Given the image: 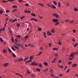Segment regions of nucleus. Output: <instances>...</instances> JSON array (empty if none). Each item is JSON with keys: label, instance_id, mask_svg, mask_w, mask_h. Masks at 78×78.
<instances>
[{"label": "nucleus", "instance_id": "49", "mask_svg": "<svg viewBox=\"0 0 78 78\" xmlns=\"http://www.w3.org/2000/svg\"><path fill=\"white\" fill-rule=\"evenodd\" d=\"M38 31H41L42 29H41V28H39L38 29Z\"/></svg>", "mask_w": 78, "mask_h": 78}, {"label": "nucleus", "instance_id": "1", "mask_svg": "<svg viewBox=\"0 0 78 78\" xmlns=\"http://www.w3.org/2000/svg\"><path fill=\"white\" fill-rule=\"evenodd\" d=\"M78 51L76 52H72L71 53V54L69 55V59L71 60V61H72V59L74 58V55H78Z\"/></svg>", "mask_w": 78, "mask_h": 78}, {"label": "nucleus", "instance_id": "32", "mask_svg": "<svg viewBox=\"0 0 78 78\" xmlns=\"http://www.w3.org/2000/svg\"><path fill=\"white\" fill-rule=\"evenodd\" d=\"M20 23H16V26L17 27H20Z\"/></svg>", "mask_w": 78, "mask_h": 78}, {"label": "nucleus", "instance_id": "34", "mask_svg": "<svg viewBox=\"0 0 78 78\" xmlns=\"http://www.w3.org/2000/svg\"><path fill=\"white\" fill-rule=\"evenodd\" d=\"M2 3H7L8 2V1L2 0Z\"/></svg>", "mask_w": 78, "mask_h": 78}, {"label": "nucleus", "instance_id": "29", "mask_svg": "<svg viewBox=\"0 0 78 78\" xmlns=\"http://www.w3.org/2000/svg\"><path fill=\"white\" fill-rule=\"evenodd\" d=\"M11 48L12 50H13V51H16V49L13 47L12 46L11 47Z\"/></svg>", "mask_w": 78, "mask_h": 78}, {"label": "nucleus", "instance_id": "4", "mask_svg": "<svg viewBox=\"0 0 78 78\" xmlns=\"http://www.w3.org/2000/svg\"><path fill=\"white\" fill-rule=\"evenodd\" d=\"M52 20L53 22H59V20L56 19H53Z\"/></svg>", "mask_w": 78, "mask_h": 78}, {"label": "nucleus", "instance_id": "36", "mask_svg": "<svg viewBox=\"0 0 78 78\" xmlns=\"http://www.w3.org/2000/svg\"><path fill=\"white\" fill-rule=\"evenodd\" d=\"M35 76L34 75V74H33L31 75V77H32V78H34Z\"/></svg>", "mask_w": 78, "mask_h": 78}, {"label": "nucleus", "instance_id": "42", "mask_svg": "<svg viewBox=\"0 0 78 78\" xmlns=\"http://www.w3.org/2000/svg\"><path fill=\"white\" fill-rule=\"evenodd\" d=\"M27 72L28 73H31L30 72V70L29 69L27 70Z\"/></svg>", "mask_w": 78, "mask_h": 78}, {"label": "nucleus", "instance_id": "48", "mask_svg": "<svg viewBox=\"0 0 78 78\" xmlns=\"http://www.w3.org/2000/svg\"><path fill=\"white\" fill-rule=\"evenodd\" d=\"M24 18H25V16H23V17H21L20 18V19L21 20H22V19H24Z\"/></svg>", "mask_w": 78, "mask_h": 78}, {"label": "nucleus", "instance_id": "59", "mask_svg": "<svg viewBox=\"0 0 78 78\" xmlns=\"http://www.w3.org/2000/svg\"><path fill=\"white\" fill-rule=\"evenodd\" d=\"M6 13H8V12H9V10H7L6 11Z\"/></svg>", "mask_w": 78, "mask_h": 78}, {"label": "nucleus", "instance_id": "35", "mask_svg": "<svg viewBox=\"0 0 78 78\" xmlns=\"http://www.w3.org/2000/svg\"><path fill=\"white\" fill-rule=\"evenodd\" d=\"M78 9L76 8H75L74 9V11H76V12L78 11Z\"/></svg>", "mask_w": 78, "mask_h": 78}, {"label": "nucleus", "instance_id": "44", "mask_svg": "<svg viewBox=\"0 0 78 78\" xmlns=\"http://www.w3.org/2000/svg\"><path fill=\"white\" fill-rule=\"evenodd\" d=\"M58 7L59 8L61 6V3L60 2H59L58 3Z\"/></svg>", "mask_w": 78, "mask_h": 78}, {"label": "nucleus", "instance_id": "30", "mask_svg": "<svg viewBox=\"0 0 78 78\" xmlns=\"http://www.w3.org/2000/svg\"><path fill=\"white\" fill-rule=\"evenodd\" d=\"M48 69L47 68L43 70V71L44 72H46V71H47V70H48Z\"/></svg>", "mask_w": 78, "mask_h": 78}, {"label": "nucleus", "instance_id": "22", "mask_svg": "<svg viewBox=\"0 0 78 78\" xmlns=\"http://www.w3.org/2000/svg\"><path fill=\"white\" fill-rule=\"evenodd\" d=\"M53 3L55 5H57V2L56 1H54Z\"/></svg>", "mask_w": 78, "mask_h": 78}, {"label": "nucleus", "instance_id": "52", "mask_svg": "<svg viewBox=\"0 0 78 78\" xmlns=\"http://www.w3.org/2000/svg\"><path fill=\"white\" fill-rule=\"evenodd\" d=\"M5 30V27H3V28H2V31H4Z\"/></svg>", "mask_w": 78, "mask_h": 78}, {"label": "nucleus", "instance_id": "41", "mask_svg": "<svg viewBox=\"0 0 78 78\" xmlns=\"http://www.w3.org/2000/svg\"><path fill=\"white\" fill-rule=\"evenodd\" d=\"M72 62L71 61H69L68 63V65H70L72 63Z\"/></svg>", "mask_w": 78, "mask_h": 78}, {"label": "nucleus", "instance_id": "18", "mask_svg": "<svg viewBox=\"0 0 78 78\" xmlns=\"http://www.w3.org/2000/svg\"><path fill=\"white\" fill-rule=\"evenodd\" d=\"M59 23L58 22H56L55 24V27H56L57 25H59Z\"/></svg>", "mask_w": 78, "mask_h": 78}, {"label": "nucleus", "instance_id": "8", "mask_svg": "<svg viewBox=\"0 0 78 78\" xmlns=\"http://www.w3.org/2000/svg\"><path fill=\"white\" fill-rule=\"evenodd\" d=\"M47 34L48 36H51L52 34L50 32V31H48L47 32Z\"/></svg>", "mask_w": 78, "mask_h": 78}, {"label": "nucleus", "instance_id": "10", "mask_svg": "<svg viewBox=\"0 0 78 78\" xmlns=\"http://www.w3.org/2000/svg\"><path fill=\"white\" fill-rule=\"evenodd\" d=\"M7 51H8L7 50V49H4L3 50V52L4 53H6Z\"/></svg>", "mask_w": 78, "mask_h": 78}, {"label": "nucleus", "instance_id": "31", "mask_svg": "<svg viewBox=\"0 0 78 78\" xmlns=\"http://www.w3.org/2000/svg\"><path fill=\"white\" fill-rule=\"evenodd\" d=\"M58 45H62V44L61 43V41L60 40H59V42L58 43Z\"/></svg>", "mask_w": 78, "mask_h": 78}, {"label": "nucleus", "instance_id": "55", "mask_svg": "<svg viewBox=\"0 0 78 78\" xmlns=\"http://www.w3.org/2000/svg\"><path fill=\"white\" fill-rule=\"evenodd\" d=\"M53 70H52V69L51 68L50 69V72L51 73H53Z\"/></svg>", "mask_w": 78, "mask_h": 78}, {"label": "nucleus", "instance_id": "33", "mask_svg": "<svg viewBox=\"0 0 78 78\" xmlns=\"http://www.w3.org/2000/svg\"><path fill=\"white\" fill-rule=\"evenodd\" d=\"M16 45H17V46H18V47H20V43H16Z\"/></svg>", "mask_w": 78, "mask_h": 78}, {"label": "nucleus", "instance_id": "58", "mask_svg": "<svg viewBox=\"0 0 78 78\" xmlns=\"http://www.w3.org/2000/svg\"><path fill=\"white\" fill-rule=\"evenodd\" d=\"M73 33H76V30L75 29H74L73 30Z\"/></svg>", "mask_w": 78, "mask_h": 78}, {"label": "nucleus", "instance_id": "38", "mask_svg": "<svg viewBox=\"0 0 78 78\" xmlns=\"http://www.w3.org/2000/svg\"><path fill=\"white\" fill-rule=\"evenodd\" d=\"M3 12V11L2 10H0V14H2Z\"/></svg>", "mask_w": 78, "mask_h": 78}, {"label": "nucleus", "instance_id": "37", "mask_svg": "<svg viewBox=\"0 0 78 78\" xmlns=\"http://www.w3.org/2000/svg\"><path fill=\"white\" fill-rule=\"evenodd\" d=\"M31 16H34V17H35L36 16V15L34 14V13H32L31 14Z\"/></svg>", "mask_w": 78, "mask_h": 78}, {"label": "nucleus", "instance_id": "15", "mask_svg": "<svg viewBox=\"0 0 78 78\" xmlns=\"http://www.w3.org/2000/svg\"><path fill=\"white\" fill-rule=\"evenodd\" d=\"M16 75H19V76H20V77H21V78H23V76H22V75H20V74L19 73H16Z\"/></svg>", "mask_w": 78, "mask_h": 78}, {"label": "nucleus", "instance_id": "50", "mask_svg": "<svg viewBox=\"0 0 78 78\" xmlns=\"http://www.w3.org/2000/svg\"><path fill=\"white\" fill-rule=\"evenodd\" d=\"M38 65V63H35V65H34V66H37Z\"/></svg>", "mask_w": 78, "mask_h": 78}, {"label": "nucleus", "instance_id": "64", "mask_svg": "<svg viewBox=\"0 0 78 78\" xmlns=\"http://www.w3.org/2000/svg\"><path fill=\"white\" fill-rule=\"evenodd\" d=\"M70 70V69H68V70H67L66 71V73H68L69 72V70Z\"/></svg>", "mask_w": 78, "mask_h": 78}, {"label": "nucleus", "instance_id": "16", "mask_svg": "<svg viewBox=\"0 0 78 78\" xmlns=\"http://www.w3.org/2000/svg\"><path fill=\"white\" fill-rule=\"evenodd\" d=\"M12 8H17V6L16 5H13V6H12Z\"/></svg>", "mask_w": 78, "mask_h": 78}, {"label": "nucleus", "instance_id": "13", "mask_svg": "<svg viewBox=\"0 0 78 78\" xmlns=\"http://www.w3.org/2000/svg\"><path fill=\"white\" fill-rule=\"evenodd\" d=\"M36 62V61H34L33 62H32L30 64V65H31V66H34L35 64V63Z\"/></svg>", "mask_w": 78, "mask_h": 78}, {"label": "nucleus", "instance_id": "19", "mask_svg": "<svg viewBox=\"0 0 78 78\" xmlns=\"http://www.w3.org/2000/svg\"><path fill=\"white\" fill-rule=\"evenodd\" d=\"M38 66H39V67H40L41 68L42 67V64H41V63L39 64H38Z\"/></svg>", "mask_w": 78, "mask_h": 78}, {"label": "nucleus", "instance_id": "28", "mask_svg": "<svg viewBox=\"0 0 78 78\" xmlns=\"http://www.w3.org/2000/svg\"><path fill=\"white\" fill-rule=\"evenodd\" d=\"M44 64L45 65V66H48V64L47 62H44Z\"/></svg>", "mask_w": 78, "mask_h": 78}, {"label": "nucleus", "instance_id": "6", "mask_svg": "<svg viewBox=\"0 0 78 78\" xmlns=\"http://www.w3.org/2000/svg\"><path fill=\"white\" fill-rule=\"evenodd\" d=\"M9 64V63H4V64H3L4 67H6L7 66H8Z\"/></svg>", "mask_w": 78, "mask_h": 78}, {"label": "nucleus", "instance_id": "46", "mask_svg": "<svg viewBox=\"0 0 78 78\" xmlns=\"http://www.w3.org/2000/svg\"><path fill=\"white\" fill-rule=\"evenodd\" d=\"M0 40L1 42H3V39L1 37H0Z\"/></svg>", "mask_w": 78, "mask_h": 78}, {"label": "nucleus", "instance_id": "21", "mask_svg": "<svg viewBox=\"0 0 78 78\" xmlns=\"http://www.w3.org/2000/svg\"><path fill=\"white\" fill-rule=\"evenodd\" d=\"M36 70H37V72H41V69L39 68H37Z\"/></svg>", "mask_w": 78, "mask_h": 78}, {"label": "nucleus", "instance_id": "57", "mask_svg": "<svg viewBox=\"0 0 78 78\" xmlns=\"http://www.w3.org/2000/svg\"><path fill=\"white\" fill-rule=\"evenodd\" d=\"M72 41L73 42H75V38H73V39L72 40Z\"/></svg>", "mask_w": 78, "mask_h": 78}, {"label": "nucleus", "instance_id": "9", "mask_svg": "<svg viewBox=\"0 0 78 78\" xmlns=\"http://www.w3.org/2000/svg\"><path fill=\"white\" fill-rule=\"evenodd\" d=\"M30 20H34L35 22H37V20L35 19V18H32L30 19Z\"/></svg>", "mask_w": 78, "mask_h": 78}, {"label": "nucleus", "instance_id": "25", "mask_svg": "<svg viewBox=\"0 0 78 78\" xmlns=\"http://www.w3.org/2000/svg\"><path fill=\"white\" fill-rule=\"evenodd\" d=\"M78 43H76V44H74L73 47H76V46H78Z\"/></svg>", "mask_w": 78, "mask_h": 78}, {"label": "nucleus", "instance_id": "45", "mask_svg": "<svg viewBox=\"0 0 78 78\" xmlns=\"http://www.w3.org/2000/svg\"><path fill=\"white\" fill-rule=\"evenodd\" d=\"M48 45H49V47H51V43H49Z\"/></svg>", "mask_w": 78, "mask_h": 78}, {"label": "nucleus", "instance_id": "14", "mask_svg": "<svg viewBox=\"0 0 78 78\" xmlns=\"http://www.w3.org/2000/svg\"><path fill=\"white\" fill-rule=\"evenodd\" d=\"M17 21V19H14L12 21V23H13V22H16Z\"/></svg>", "mask_w": 78, "mask_h": 78}, {"label": "nucleus", "instance_id": "47", "mask_svg": "<svg viewBox=\"0 0 78 78\" xmlns=\"http://www.w3.org/2000/svg\"><path fill=\"white\" fill-rule=\"evenodd\" d=\"M25 6H29V4L28 3H27L25 4Z\"/></svg>", "mask_w": 78, "mask_h": 78}, {"label": "nucleus", "instance_id": "7", "mask_svg": "<svg viewBox=\"0 0 78 78\" xmlns=\"http://www.w3.org/2000/svg\"><path fill=\"white\" fill-rule=\"evenodd\" d=\"M6 49H7L8 51L9 52V53H13V52L11 51V50L9 48H7Z\"/></svg>", "mask_w": 78, "mask_h": 78}, {"label": "nucleus", "instance_id": "23", "mask_svg": "<svg viewBox=\"0 0 78 78\" xmlns=\"http://www.w3.org/2000/svg\"><path fill=\"white\" fill-rule=\"evenodd\" d=\"M51 32L53 33H55V30H54V29H52L51 30Z\"/></svg>", "mask_w": 78, "mask_h": 78}, {"label": "nucleus", "instance_id": "43", "mask_svg": "<svg viewBox=\"0 0 78 78\" xmlns=\"http://www.w3.org/2000/svg\"><path fill=\"white\" fill-rule=\"evenodd\" d=\"M33 57L32 56H31L30 58V60H31V59H33Z\"/></svg>", "mask_w": 78, "mask_h": 78}, {"label": "nucleus", "instance_id": "51", "mask_svg": "<svg viewBox=\"0 0 78 78\" xmlns=\"http://www.w3.org/2000/svg\"><path fill=\"white\" fill-rule=\"evenodd\" d=\"M58 56V54L57 53H55V56Z\"/></svg>", "mask_w": 78, "mask_h": 78}, {"label": "nucleus", "instance_id": "56", "mask_svg": "<svg viewBox=\"0 0 78 78\" xmlns=\"http://www.w3.org/2000/svg\"><path fill=\"white\" fill-rule=\"evenodd\" d=\"M62 61V60H60L58 61V63H61V62Z\"/></svg>", "mask_w": 78, "mask_h": 78}, {"label": "nucleus", "instance_id": "62", "mask_svg": "<svg viewBox=\"0 0 78 78\" xmlns=\"http://www.w3.org/2000/svg\"><path fill=\"white\" fill-rule=\"evenodd\" d=\"M23 1V0H19L18 2H19V3H20V2H22Z\"/></svg>", "mask_w": 78, "mask_h": 78}, {"label": "nucleus", "instance_id": "3", "mask_svg": "<svg viewBox=\"0 0 78 78\" xmlns=\"http://www.w3.org/2000/svg\"><path fill=\"white\" fill-rule=\"evenodd\" d=\"M25 13H27V14H30L31 13V11L28 10H25L24 11Z\"/></svg>", "mask_w": 78, "mask_h": 78}, {"label": "nucleus", "instance_id": "24", "mask_svg": "<svg viewBox=\"0 0 78 78\" xmlns=\"http://www.w3.org/2000/svg\"><path fill=\"white\" fill-rule=\"evenodd\" d=\"M17 10V9H13L12 11V13H13V12H15V11H16Z\"/></svg>", "mask_w": 78, "mask_h": 78}, {"label": "nucleus", "instance_id": "12", "mask_svg": "<svg viewBox=\"0 0 78 78\" xmlns=\"http://www.w3.org/2000/svg\"><path fill=\"white\" fill-rule=\"evenodd\" d=\"M13 46L16 49H18L19 48L17 46H15V45H13Z\"/></svg>", "mask_w": 78, "mask_h": 78}, {"label": "nucleus", "instance_id": "39", "mask_svg": "<svg viewBox=\"0 0 78 78\" xmlns=\"http://www.w3.org/2000/svg\"><path fill=\"white\" fill-rule=\"evenodd\" d=\"M39 50H44V48H43V47H41L39 48Z\"/></svg>", "mask_w": 78, "mask_h": 78}, {"label": "nucleus", "instance_id": "27", "mask_svg": "<svg viewBox=\"0 0 78 78\" xmlns=\"http://www.w3.org/2000/svg\"><path fill=\"white\" fill-rule=\"evenodd\" d=\"M38 5H41V6H44V4H43L41 3H39Z\"/></svg>", "mask_w": 78, "mask_h": 78}, {"label": "nucleus", "instance_id": "2", "mask_svg": "<svg viewBox=\"0 0 78 78\" xmlns=\"http://www.w3.org/2000/svg\"><path fill=\"white\" fill-rule=\"evenodd\" d=\"M53 16H54V17H55L56 18L58 19V17H59V15L58 14L56 13H55L53 14Z\"/></svg>", "mask_w": 78, "mask_h": 78}, {"label": "nucleus", "instance_id": "11", "mask_svg": "<svg viewBox=\"0 0 78 78\" xmlns=\"http://www.w3.org/2000/svg\"><path fill=\"white\" fill-rule=\"evenodd\" d=\"M51 7L52 9H56V7L53 5L51 6Z\"/></svg>", "mask_w": 78, "mask_h": 78}, {"label": "nucleus", "instance_id": "61", "mask_svg": "<svg viewBox=\"0 0 78 78\" xmlns=\"http://www.w3.org/2000/svg\"><path fill=\"white\" fill-rule=\"evenodd\" d=\"M59 67L60 68H62V69H63L64 66H59Z\"/></svg>", "mask_w": 78, "mask_h": 78}, {"label": "nucleus", "instance_id": "54", "mask_svg": "<svg viewBox=\"0 0 78 78\" xmlns=\"http://www.w3.org/2000/svg\"><path fill=\"white\" fill-rule=\"evenodd\" d=\"M51 76H53V77H54L55 76V75H53L52 73L51 74Z\"/></svg>", "mask_w": 78, "mask_h": 78}, {"label": "nucleus", "instance_id": "53", "mask_svg": "<svg viewBox=\"0 0 78 78\" xmlns=\"http://www.w3.org/2000/svg\"><path fill=\"white\" fill-rule=\"evenodd\" d=\"M69 21H70V20H65V22H69Z\"/></svg>", "mask_w": 78, "mask_h": 78}, {"label": "nucleus", "instance_id": "5", "mask_svg": "<svg viewBox=\"0 0 78 78\" xmlns=\"http://www.w3.org/2000/svg\"><path fill=\"white\" fill-rule=\"evenodd\" d=\"M23 58H22L21 57H20V58H19L18 61L19 62H21V61H23Z\"/></svg>", "mask_w": 78, "mask_h": 78}, {"label": "nucleus", "instance_id": "40", "mask_svg": "<svg viewBox=\"0 0 78 78\" xmlns=\"http://www.w3.org/2000/svg\"><path fill=\"white\" fill-rule=\"evenodd\" d=\"M8 2H14V0H7Z\"/></svg>", "mask_w": 78, "mask_h": 78}, {"label": "nucleus", "instance_id": "20", "mask_svg": "<svg viewBox=\"0 0 78 78\" xmlns=\"http://www.w3.org/2000/svg\"><path fill=\"white\" fill-rule=\"evenodd\" d=\"M12 56H13V57H14V58H16V55L14 54V53H13V54L12 53Z\"/></svg>", "mask_w": 78, "mask_h": 78}, {"label": "nucleus", "instance_id": "26", "mask_svg": "<svg viewBox=\"0 0 78 78\" xmlns=\"http://www.w3.org/2000/svg\"><path fill=\"white\" fill-rule=\"evenodd\" d=\"M53 50H58V48H54L52 49Z\"/></svg>", "mask_w": 78, "mask_h": 78}, {"label": "nucleus", "instance_id": "63", "mask_svg": "<svg viewBox=\"0 0 78 78\" xmlns=\"http://www.w3.org/2000/svg\"><path fill=\"white\" fill-rule=\"evenodd\" d=\"M39 18H40V19H42V18H43V17L42 16H39Z\"/></svg>", "mask_w": 78, "mask_h": 78}, {"label": "nucleus", "instance_id": "60", "mask_svg": "<svg viewBox=\"0 0 78 78\" xmlns=\"http://www.w3.org/2000/svg\"><path fill=\"white\" fill-rule=\"evenodd\" d=\"M17 37L18 38H20V35H17Z\"/></svg>", "mask_w": 78, "mask_h": 78}, {"label": "nucleus", "instance_id": "17", "mask_svg": "<svg viewBox=\"0 0 78 78\" xmlns=\"http://www.w3.org/2000/svg\"><path fill=\"white\" fill-rule=\"evenodd\" d=\"M76 66H77V64H75L72 66V67H76Z\"/></svg>", "mask_w": 78, "mask_h": 78}]
</instances>
